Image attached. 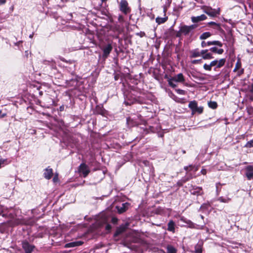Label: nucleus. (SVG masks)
Returning <instances> with one entry per match:
<instances>
[{"label": "nucleus", "instance_id": "38", "mask_svg": "<svg viewBox=\"0 0 253 253\" xmlns=\"http://www.w3.org/2000/svg\"><path fill=\"white\" fill-rule=\"evenodd\" d=\"M186 223L189 224V226L191 228H195V224L192 222L191 221L188 220L187 222H186Z\"/></svg>", "mask_w": 253, "mask_h": 253}, {"label": "nucleus", "instance_id": "40", "mask_svg": "<svg viewBox=\"0 0 253 253\" xmlns=\"http://www.w3.org/2000/svg\"><path fill=\"white\" fill-rule=\"evenodd\" d=\"M105 229L106 230L110 231L111 229V226L109 224H107L105 226Z\"/></svg>", "mask_w": 253, "mask_h": 253}, {"label": "nucleus", "instance_id": "15", "mask_svg": "<svg viewBox=\"0 0 253 253\" xmlns=\"http://www.w3.org/2000/svg\"><path fill=\"white\" fill-rule=\"evenodd\" d=\"M202 58L204 59H210L213 58L212 54L210 52H208V49L202 50L201 51Z\"/></svg>", "mask_w": 253, "mask_h": 253}, {"label": "nucleus", "instance_id": "24", "mask_svg": "<svg viewBox=\"0 0 253 253\" xmlns=\"http://www.w3.org/2000/svg\"><path fill=\"white\" fill-rule=\"evenodd\" d=\"M139 241V239L136 237H132L130 238H127L126 239V242L127 243H138Z\"/></svg>", "mask_w": 253, "mask_h": 253}, {"label": "nucleus", "instance_id": "11", "mask_svg": "<svg viewBox=\"0 0 253 253\" xmlns=\"http://www.w3.org/2000/svg\"><path fill=\"white\" fill-rule=\"evenodd\" d=\"M190 192L191 194L195 195H202L203 194L202 187L195 186H192Z\"/></svg>", "mask_w": 253, "mask_h": 253}, {"label": "nucleus", "instance_id": "57", "mask_svg": "<svg viewBox=\"0 0 253 253\" xmlns=\"http://www.w3.org/2000/svg\"><path fill=\"white\" fill-rule=\"evenodd\" d=\"M142 35H145V33H142Z\"/></svg>", "mask_w": 253, "mask_h": 253}, {"label": "nucleus", "instance_id": "5", "mask_svg": "<svg viewBox=\"0 0 253 253\" xmlns=\"http://www.w3.org/2000/svg\"><path fill=\"white\" fill-rule=\"evenodd\" d=\"M120 10L125 14L130 12V8L128 6V2L126 0H121L120 3Z\"/></svg>", "mask_w": 253, "mask_h": 253}, {"label": "nucleus", "instance_id": "52", "mask_svg": "<svg viewBox=\"0 0 253 253\" xmlns=\"http://www.w3.org/2000/svg\"><path fill=\"white\" fill-rule=\"evenodd\" d=\"M123 17L122 16H120L119 17V19L120 20L121 19H122Z\"/></svg>", "mask_w": 253, "mask_h": 253}, {"label": "nucleus", "instance_id": "54", "mask_svg": "<svg viewBox=\"0 0 253 253\" xmlns=\"http://www.w3.org/2000/svg\"><path fill=\"white\" fill-rule=\"evenodd\" d=\"M201 218H202V219H203V218H204V216H203V215H201Z\"/></svg>", "mask_w": 253, "mask_h": 253}, {"label": "nucleus", "instance_id": "53", "mask_svg": "<svg viewBox=\"0 0 253 253\" xmlns=\"http://www.w3.org/2000/svg\"><path fill=\"white\" fill-rule=\"evenodd\" d=\"M39 93H40V94L41 95L42 94V91L40 92H39Z\"/></svg>", "mask_w": 253, "mask_h": 253}, {"label": "nucleus", "instance_id": "37", "mask_svg": "<svg viewBox=\"0 0 253 253\" xmlns=\"http://www.w3.org/2000/svg\"><path fill=\"white\" fill-rule=\"evenodd\" d=\"M7 162V159H0V168H1L2 165H3Z\"/></svg>", "mask_w": 253, "mask_h": 253}, {"label": "nucleus", "instance_id": "55", "mask_svg": "<svg viewBox=\"0 0 253 253\" xmlns=\"http://www.w3.org/2000/svg\"><path fill=\"white\" fill-rule=\"evenodd\" d=\"M1 111L0 110V116H1Z\"/></svg>", "mask_w": 253, "mask_h": 253}, {"label": "nucleus", "instance_id": "29", "mask_svg": "<svg viewBox=\"0 0 253 253\" xmlns=\"http://www.w3.org/2000/svg\"><path fill=\"white\" fill-rule=\"evenodd\" d=\"M96 111L98 114L103 115L104 114L105 110L103 108V107L97 106L96 108Z\"/></svg>", "mask_w": 253, "mask_h": 253}, {"label": "nucleus", "instance_id": "43", "mask_svg": "<svg viewBox=\"0 0 253 253\" xmlns=\"http://www.w3.org/2000/svg\"><path fill=\"white\" fill-rule=\"evenodd\" d=\"M201 172L202 173V174H203L204 175H205L206 174V172H207L206 169H202L201 170Z\"/></svg>", "mask_w": 253, "mask_h": 253}, {"label": "nucleus", "instance_id": "42", "mask_svg": "<svg viewBox=\"0 0 253 253\" xmlns=\"http://www.w3.org/2000/svg\"><path fill=\"white\" fill-rule=\"evenodd\" d=\"M118 221V219L115 218V217H113L112 218V222L114 223V224H116L117 223Z\"/></svg>", "mask_w": 253, "mask_h": 253}, {"label": "nucleus", "instance_id": "30", "mask_svg": "<svg viewBox=\"0 0 253 253\" xmlns=\"http://www.w3.org/2000/svg\"><path fill=\"white\" fill-rule=\"evenodd\" d=\"M209 107L211 109H216L217 107V103L215 101H210L208 103Z\"/></svg>", "mask_w": 253, "mask_h": 253}, {"label": "nucleus", "instance_id": "14", "mask_svg": "<svg viewBox=\"0 0 253 253\" xmlns=\"http://www.w3.org/2000/svg\"><path fill=\"white\" fill-rule=\"evenodd\" d=\"M207 18L205 14H202L198 16H193L191 17V21L193 23H197L202 21H204Z\"/></svg>", "mask_w": 253, "mask_h": 253}, {"label": "nucleus", "instance_id": "19", "mask_svg": "<svg viewBox=\"0 0 253 253\" xmlns=\"http://www.w3.org/2000/svg\"><path fill=\"white\" fill-rule=\"evenodd\" d=\"M128 206V204L127 203H123L121 206H117L116 207V208L118 210V212H119L120 213H121L125 212Z\"/></svg>", "mask_w": 253, "mask_h": 253}, {"label": "nucleus", "instance_id": "3", "mask_svg": "<svg viewBox=\"0 0 253 253\" xmlns=\"http://www.w3.org/2000/svg\"><path fill=\"white\" fill-rule=\"evenodd\" d=\"M189 108L191 110L192 114L198 113L202 114L203 112L204 108L202 106H198L197 102L194 100L189 102L188 105Z\"/></svg>", "mask_w": 253, "mask_h": 253}, {"label": "nucleus", "instance_id": "12", "mask_svg": "<svg viewBox=\"0 0 253 253\" xmlns=\"http://www.w3.org/2000/svg\"><path fill=\"white\" fill-rule=\"evenodd\" d=\"M112 46L111 44H108L107 45L105 46L102 49L103 51V57L107 58L112 51Z\"/></svg>", "mask_w": 253, "mask_h": 253}, {"label": "nucleus", "instance_id": "49", "mask_svg": "<svg viewBox=\"0 0 253 253\" xmlns=\"http://www.w3.org/2000/svg\"><path fill=\"white\" fill-rule=\"evenodd\" d=\"M103 220L104 223H106L107 222V219L106 218V217H103Z\"/></svg>", "mask_w": 253, "mask_h": 253}, {"label": "nucleus", "instance_id": "18", "mask_svg": "<svg viewBox=\"0 0 253 253\" xmlns=\"http://www.w3.org/2000/svg\"><path fill=\"white\" fill-rule=\"evenodd\" d=\"M44 177L47 179H49L51 178L53 175V170L52 169L49 167L45 169V171L43 173Z\"/></svg>", "mask_w": 253, "mask_h": 253}, {"label": "nucleus", "instance_id": "21", "mask_svg": "<svg viewBox=\"0 0 253 253\" xmlns=\"http://www.w3.org/2000/svg\"><path fill=\"white\" fill-rule=\"evenodd\" d=\"M83 243L81 241L73 242L66 244L65 246V248H72L81 245Z\"/></svg>", "mask_w": 253, "mask_h": 253}, {"label": "nucleus", "instance_id": "23", "mask_svg": "<svg viewBox=\"0 0 253 253\" xmlns=\"http://www.w3.org/2000/svg\"><path fill=\"white\" fill-rule=\"evenodd\" d=\"M211 51L214 53H217L218 54H221L223 53L224 50L222 48L218 49L216 47H211L210 49Z\"/></svg>", "mask_w": 253, "mask_h": 253}, {"label": "nucleus", "instance_id": "20", "mask_svg": "<svg viewBox=\"0 0 253 253\" xmlns=\"http://www.w3.org/2000/svg\"><path fill=\"white\" fill-rule=\"evenodd\" d=\"M203 243L202 241H199L195 246V253H202V248Z\"/></svg>", "mask_w": 253, "mask_h": 253}, {"label": "nucleus", "instance_id": "16", "mask_svg": "<svg viewBox=\"0 0 253 253\" xmlns=\"http://www.w3.org/2000/svg\"><path fill=\"white\" fill-rule=\"evenodd\" d=\"M172 80L175 82L182 83L185 81L184 76L182 73H179L171 78Z\"/></svg>", "mask_w": 253, "mask_h": 253}, {"label": "nucleus", "instance_id": "51", "mask_svg": "<svg viewBox=\"0 0 253 253\" xmlns=\"http://www.w3.org/2000/svg\"><path fill=\"white\" fill-rule=\"evenodd\" d=\"M33 34H31V35H30V36H29V37H30V38H33Z\"/></svg>", "mask_w": 253, "mask_h": 253}, {"label": "nucleus", "instance_id": "26", "mask_svg": "<svg viewBox=\"0 0 253 253\" xmlns=\"http://www.w3.org/2000/svg\"><path fill=\"white\" fill-rule=\"evenodd\" d=\"M211 34L210 32H205L203 33L200 36V39L201 40H205L211 36Z\"/></svg>", "mask_w": 253, "mask_h": 253}, {"label": "nucleus", "instance_id": "46", "mask_svg": "<svg viewBox=\"0 0 253 253\" xmlns=\"http://www.w3.org/2000/svg\"><path fill=\"white\" fill-rule=\"evenodd\" d=\"M6 116V114H1V116H0V118H3L4 117H5V116Z\"/></svg>", "mask_w": 253, "mask_h": 253}, {"label": "nucleus", "instance_id": "7", "mask_svg": "<svg viewBox=\"0 0 253 253\" xmlns=\"http://www.w3.org/2000/svg\"><path fill=\"white\" fill-rule=\"evenodd\" d=\"M79 171L80 173L83 174L84 177H85L90 172L88 167L84 163L80 165L79 168Z\"/></svg>", "mask_w": 253, "mask_h": 253}, {"label": "nucleus", "instance_id": "50", "mask_svg": "<svg viewBox=\"0 0 253 253\" xmlns=\"http://www.w3.org/2000/svg\"><path fill=\"white\" fill-rule=\"evenodd\" d=\"M102 2H105L107 1V0H101Z\"/></svg>", "mask_w": 253, "mask_h": 253}, {"label": "nucleus", "instance_id": "35", "mask_svg": "<svg viewBox=\"0 0 253 253\" xmlns=\"http://www.w3.org/2000/svg\"><path fill=\"white\" fill-rule=\"evenodd\" d=\"M182 35H183V34L181 32V29L180 28L179 31L176 32L175 36L177 38H180Z\"/></svg>", "mask_w": 253, "mask_h": 253}, {"label": "nucleus", "instance_id": "44", "mask_svg": "<svg viewBox=\"0 0 253 253\" xmlns=\"http://www.w3.org/2000/svg\"><path fill=\"white\" fill-rule=\"evenodd\" d=\"M20 223H21V222L19 221H15L14 223L12 225H17L18 224H20Z\"/></svg>", "mask_w": 253, "mask_h": 253}, {"label": "nucleus", "instance_id": "8", "mask_svg": "<svg viewBox=\"0 0 253 253\" xmlns=\"http://www.w3.org/2000/svg\"><path fill=\"white\" fill-rule=\"evenodd\" d=\"M241 67L242 63L241 60L240 59H238L233 70L234 72H237V75L238 76H240L241 75L244 74V69L242 68Z\"/></svg>", "mask_w": 253, "mask_h": 253}, {"label": "nucleus", "instance_id": "25", "mask_svg": "<svg viewBox=\"0 0 253 253\" xmlns=\"http://www.w3.org/2000/svg\"><path fill=\"white\" fill-rule=\"evenodd\" d=\"M167 253H176V249L171 245H168L167 247Z\"/></svg>", "mask_w": 253, "mask_h": 253}, {"label": "nucleus", "instance_id": "31", "mask_svg": "<svg viewBox=\"0 0 253 253\" xmlns=\"http://www.w3.org/2000/svg\"><path fill=\"white\" fill-rule=\"evenodd\" d=\"M212 66L211 65V63L210 64H205L203 66V68L205 70L208 71H211V70Z\"/></svg>", "mask_w": 253, "mask_h": 253}, {"label": "nucleus", "instance_id": "34", "mask_svg": "<svg viewBox=\"0 0 253 253\" xmlns=\"http://www.w3.org/2000/svg\"><path fill=\"white\" fill-rule=\"evenodd\" d=\"M173 82L174 81L172 80L171 78L168 81L169 85L172 87H175L176 86V84H174Z\"/></svg>", "mask_w": 253, "mask_h": 253}, {"label": "nucleus", "instance_id": "6", "mask_svg": "<svg viewBox=\"0 0 253 253\" xmlns=\"http://www.w3.org/2000/svg\"><path fill=\"white\" fill-rule=\"evenodd\" d=\"M226 59L225 58L220 59L219 60H214L211 62V65L212 67H215L214 70L216 68L222 67L225 63Z\"/></svg>", "mask_w": 253, "mask_h": 253}, {"label": "nucleus", "instance_id": "48", "mask_svg": "<svg viewBox=\"0 0 253 253\" xmlns=\"http://www.w3.org/2000/svg\"><path fill=\"white\" fill-rule=\"evenodd\" d=\"M57 179H58L57 176H55L53 177V180L55 182V181H56L57 180Z\"/></svg>", "mask_w": 253, "mask_h": 253}, {"label": "nucleus", "instance_id": "47", "mask_svg": "<svg viewBox=\"0 0 253 253\" xmlns=\"http://www.w3.org/2000/svg\"><path fill=\"white\" fill-rule=\"evenodd\" d=\"M5 2V0H0V4H4Z\"/></svg>", "mask_w": 253, "mask_h": 253}, {"label": "nucleus", "instance_id": "41", "mask_svg": "<svg viewBox=\"0 0 253 253\" xmlns=\"http://www.w3.org/2000/svg\"><path fill=\"white\" fill-rule=\"evenodd\" d=\"M128 247L132 250H136V248L135 246H134V245H131L130 244V245L129 246H128Z\"/></svg>", "mask_w": 253, "mask_h": 253}, {"label": "nucleus", "instance_id": "1", "mask_svg": "<svg viewBox=\"0 0 253 253\" xmlns=\"http://www.w3.org/2000/svg\"><path fill=\"white\" fill-rule=\"evenodd\" d=\"M184 169L186 171V176L183 178L182 180L184 182H185L195 176V174L198 170V167L195 165H190L184 167Z\"/></svg>", "mask_w": 253, "mask_h": 253}, {"label": "nucleus", "instance_id": "2", "mask_svg": "<svg viewBox=\"0 0 253 253\" xmlns=\"http://www.w3.org/2000/svg\"><path fill=\"white\" fill-rule=\"evenodd\" d=\"M204 12L211 17H216L220 14V8H212L211 7L204 6L202 8Z\"/></svg>", "mask_w": 253, "mask_h": 253}, {"label": "nucleus", "instance_id": "13", "mask_svg": "<svg viewBox=\"0 0 253 253\" xmlns=\"http://www.w3.org/2000/svg\"><path fill=\"white\" fill-rule=\"evenodd\" d=\"M246 175L249 180L253 177V166H249L246 168Z\"/></svg>", "mask_w": 253, "mask_h": 253}, {"label": "nucleus", "instance_id": "22", "mask_svg": "<svg viewBox=\"0 0 253 253\" xmlns=\"http://www.w3.org/2000/svg\"><path fill=\"white\" fill-rule=\"evenodd\" d=\"M175 223L173 220H170L168 224V230L172 233L175 232Z\"/></svg>", "mask_w": 253, "mask_h": 253}, {"label": "nucleus", "instance_id": "17", "mask_svg": "<svg viewBox=\"0 0 253 253\" xmlns=\"http://www.w3.org/2000/svg\"><path fill=\"white\" fill-rule=\"evenodd\" d=\"M201 55V51H199V49L196 48L190 51V58H196L200 57Z\"/></svg>", "mask_w": 253, "mask_h": 253}, {"label": "nucleus", "instance_id": "27", "mask_svg": "<svg viewBox=\"0 0 253 253\" xmlns=\"http://www.w3.org/2000/svg\"><path fill=\"white\" fill-rule=\"evenodd\" d=\"M167 19H168L167 17H163V18L157 17L156 19V22L158 24H161L165 23L167 20Z\"/></svg>", "mask_w": 253, "mask_h": 253}, {"label": "nucleus", "instance_id": "33", "mask_svg": "<svg viewBox=\"0 0 253 253\" xmlns=\"http://www.w3.org/2000/svg\"><path fill=\"white\" fill-rule=\"evenodd\" d=\"M246 147H253V139L248 141L246 144Z\"/></svg>", "mask_w": 253, "mask_h": 253}, {"label": "nucleus", "instance_id": "39", "mask_svg": "<svg viewBox=\"0 0 253 253\" xmlns=\"http://www.w3.org/2000/svg\"><path fill=\"white\" fill-rule=\"evenodd\" d=\"M201 61V59H199V60H194L193 61H191V63L192 64H198L199 63H200V62Z\"/></svg>", "mask_w": 253, "mask_h": 253}, {"label": "nucleus", "instance_id": "4", "mask_svg": "<svg viewBox=\"0 0 253 253\" xmlns=\"http://www.w3.org/2000/svg\"><path fill=\"white\" fill-rule=\"evenodd\" d=\"M197 27L196 25H191L190 26L183 25L180 27L181 32L184 36L192 35L194 29Z\"/></svg>", "mask_w": 253, "mask_h": 253}, {"label": "nucleus", "instance_id": "45", "mask_svg": "<svg viewBox=\"0 0 253 253\" xmlns=\"http://www.w3.org/2000/svg\"><path fill=\"white\" fill-rule=\"evenodd\" d=\"M250 91L251 93H253V84L251 85Z\"/></svg>", "mask_w": 253, "mask_h": 253}, {"label": "nucleus", "instance_id": "36", "mask_svg": "<svg viewBox=\"0 0 253 253\" xmlns=\"http://www.w3.org/2000/svg\"><path fill=\"white\" fill-rule=\"evenodd\" d=\"M176 91L177 93L179 94L184 95L185 94V91L184 90L180 89H177L176 90Z\"/></svg>", "mask_w": 253, "mask_h": 253}, {"label": "nucleus", "instance_id": "32", "mask_svg": "<svg viewBox=\"0 0 253 253\" xmlns=\"http://www.w3.org/2000/svg\"><path fill=\"white\" fill-rule=\"evenodd\" d=\"M208 25L211 26V25H214L215 26V28L216 29H218L220 28V24L216 23L214 22H210L208 23Z\"/></svg>", "mask_w": 253, "mask_h": 253}, {"label": "nucleus", "instance_id": "10", "mask_svg": "<svg viewBox=\"0 0 253 253\" xmlns=\"http://www.w3.org/2000/svg\"><path fill=\"white\" fill-rule=\"evenodd\" d=\"M22 247L25 253H31L33 251L34 246L30 245L27 241H24L22 242Z\"/></svg>", "mask_w": 253, "mask_h": 253}, {"label": "nucleus", "instance_id": "56", "mask_svg": "<svg viewBox=\"0 0 253 253\" xmlns=\"http://www.w3.org/2000/svg\"><path fill=\"white\" fill-rule=\"evenodd\" d=\"M183 153H185V151H183Z\"/></svg>", "mask_w": 253, "mask_h": 253}, {"label": "nucleus", "instance_id": "9", "mask_svg": "<svg viewBox=\"0 0 253 253\" xmlns=\"http://www.w3.org/2000/svg\"><path fill=\"white\" fill-rule=\"evenodd\" d=\"M211 45H217L219 47H222L223 44L220 42H219L218 41H211V42H208L203 41L201 42V46L202 47H205L207 46H210Z\"/></svg>", "mask_w": 253, "mask_h": 253}, {"label": "nucleus", "instance_id": "28", "mask_svg": "<svg viewBox=\"0 0 253 253\" xmlns=\"http://www.w3.org/2000/svg\"><path fill=\"white\" fill-rule=\"evenodd\" d=\"M231 200V199L228 197H220L218 199V201H220L222 203H227L229 202Z\"/></svg>", "mask_w": 253, "mask_h": 253}]
</instances>
